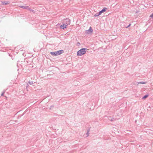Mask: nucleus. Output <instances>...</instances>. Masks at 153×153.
<instances>
[{"mask_svg": "<svg viewBox=\"0 0 153 153\" xmlns=\"http://www.w3.org/2000/svg\"><path fill=\"white\" fill-rule=\"evenodd\" d=\"M65 25V24L64 23V24H63L60 25V28L61 29H63V27H64Z\"/></svg>", "mask_w": 153, "mask_h": 153, "instance_id": "obj_8", "label": "nucleus"}, {"mask_svg": "<svg viewBox=\"0 0 153 153\" xmlns=\"http://www.w3.org/2000/svg\"><path fill=\"white\" fill-rule=\"evenodd\" d=\"M53 107V106H51V107Z\"/></svg>", "mask_w": 153, "mask_h": 153, "instance_id": "obj_25", "label": "nucleus"}, {"mask_svg": "<svg viewBox=\"0 0 153 153\" xmlns=\"http://www.w3.org/2000/svg\"><path fill=\"white\" fill-rule=\"evenodd\" d=\"M100 12L101 13H103V11H102V10H101L100 11Z\"/></svg>", "mask_w": 153, "mask_h": 153, "instance_id": "obj_23", "label": "nucleus"}, {"mask_svg": "<svg viewBox=\"0 0 153 153\" xmlns=\"http://www.w3.org/2000/svg\"><path fill=\"white\" fill-rule=\"evenodd\" d=\"M28 86V85L27 84V86Z\"/></svg>", "mask_w": 153, "mask_h": 153, "instance_id": "obj_24", "label": "nucleus"}, {"mask_svg": "<svg viewBox=\"0 0 153 153\" xmlns=\"http://www.w3.org/2000/svg\"><path fill=\"white\" fill-rule=\"evenodd\" d=\"M5 91H4L1 94V96H4V93H5Z\"/></svg>", "mask_w": 153, "mask_h": 153, "instance_id": "obj_18", "label": "nucleus"}, {"mask_svg": "<svg viewBox=\"0 0 153 153\" xmlns=\"http://www.w3.org/2000/svg\"><path fill=\"white\" fill-rule=\"evenodd\" d=\"M28 83L30 85H33V81H29L28 82Z\"/></svg>", "mask_w": 153, "mask_h": 153, "instance_id": "obj_10", "label": "nucleus"}, {"mask_svg": "<svg viewBox=\"0 0 153 153\" xmlns=\"http://www.w3.org/2000/svg\"><path fill=\"white\" fill-rule=\"evenodd\" d=\"M98 13H97L95 14V15L94 16L97 17V16H99V15H98Z\"/></svg>", "mask_w": 153, "mask_h": 153, "instance_id": "obj_15", "label": "nucleus"}, {"mask_svg": "<svg viewBox=\"0 0 153 153\" xmlns=\"http://www.w3.org/2000/svg\"><path fill=\"white\" fill-rule=\"evenodd\" d=\"M68 25L65 24L64 27H63V30H65V29L67 27Z\"/></svg>", "mask_w": 153, "mask_h": 153, "instance_id": "obj_12", "label": "nucleus"}, {"mask_svg": "<svg viewBox=\"0 0 153 153\" xmlns=\"http://www.w3.org/2000/svg\"><path fill=\"white\" fill-rule=\"evenodd\" d=\"M110 120L111 121H114L115 120V119L114 118H112Z\"/></svg>", "mask_w": 153, "mask_h": 153, "instance_id": "obj_17", "label": "nucleus"}, {"mask_svg": "<svg viewBox=\"0 0 153 153\" xmlns=\"http://www.w3.org/2000/svg\"><path fill=\"white\" fill-rule=\"evenodd\" d=\"M131 23H130L126 27V28H128L131 26Z\"/></svg>", "mask_w": 153, "mask_h": 153, "instance_id": "obj_20", "label": "nucleus"}, {"mask_svg": "<svg viewBox=\"0 0 153 153\" xmlns=\"http://www.w3.org/2000/svg\"><path fill=\"white\" fill-rule=\"evenodd\" d=\"M149 96V95L148 94H147L146 95H144L143 97H142V99L145 100L146 98H147Z\"/></svg>", "mask_w": 153, "mask_h": 153, "instance_id": "obj_7", "label": "nucleus"}, {"mask_svg": "<svg viewBox=\"0 0 153 153\" xmlns=\"http://www.w3.org/2000/svg\"><path fill=\"white\" fill-rule=\"evenodd\" d=\"M80 45V43L79 42H78L76 44V46H79Z\"/></svg>", "mask_w": 153, "mask_h": 153, "instance_id": "obj_16", "label": "nucleus"}, {"mask_svg": "<svg viewBox=\"0 0 153 153\" xmlns=\"http://www.w3.org/2000/svg\"><path fill=\"white\" fill-rule=\"evenodd\" d=\"M29 10L31 12H32L33 13H35V11L34 10L31 9V8L30 7V10Z\"/></svg>", "mask_w": 153, "mask_h": 153, "instance_id": "obj_14", "label": "nucleus"}, {"mask_svg": "<svg viewBox=\"0 0 153 153\" xmlns=\"http://www.w3.org/2000/svg\"><path fill=\"white\" fill-rule=\"evenodd\" d=\"M100 12L101 13H103V11H102V10H101L100 11Z\"/></svg>", "mask_w": 153, "mask_h": 153, "instance_id": "obj_22", "label": "nucleus"}, {"mask_svg": "<svg viewBox=\"0 0 153 153\" xmlns=\"http://www.w3.org/2000/svg\"><path fill=\"white\" fill-rule=\"evenodd\" d=\"M107 9V8L105 7L103 8L102 9V10L103 12H104Z\"/></svg>", "mask_w": 153, "mask_h": 153, "instance_id": "obj_11", "label": "nucleus"}, {"mask_svg": "<svg viewBox=\"0 0 153 153\" xmlns=\"http://www.w3.org/2000/svg\"><path fill=\"white\" fill-rule=\"evenodd\" d=\"M87 49L85 48H82L78 51L77 52V55L78 56H81L86 53V50Z\"/></svg>", "mask_w": 153, "mask_h": 153, "instance_id": "obj_1", "label": "nucleus"}, {"mask_svg": "<svg viewBox=\"0 0 153 153\" xmlns=\"http://www.w3.org/2000/svg\"><path fill=\"white\" fill-rule=\"evenodd\" d=\"M63 52L64 51L61 50L55 52H50V53L52 56H57L63 53Z\"/></svg>", "mask_w": 153, "mask_h": 153, "instance_id": "obj_2", "label": "nucleus"}, {"mask_svg": "<svg viewBox=\"0 0 153 153\" xmlns=\"http://www.w3.org/2000/svg\"><path fill=\"white\" fill-rule=\"evenodd\" d=\"M20 7L21 8L27 9L28 10H30V7L28 6H20Z\"/></svg>", "mask_w": 153, "mask_h": 153, "instance_id": "obj_5", "label": "nucleus"}, {"mask_svg": "<svg viewBox=\"0 0 153 153\" xmlns=\"http://www.w3.org/2000/svg\"><path fill=\"white\" fill-rule=\"evenodd\" d=\"M150 17L152 18H153V13L150 15Z\"/></svg>", "mask_w": 153, "mask_h": 153, "instance_id": "obj_19", "label": "nucleus"}, {"mask_svg": "<svg viewBox=\"0 0 153 153\" xmlns=\"http://www.w3.org/2000/svg\"><path fill=\"white\" fill-rule=\"evenodd\" d=\"M146 82H138V83H140L142 84H145Z\"/></svg>", "mask_w": 153, "mask_h": 153, "instance_id": "obj_13", "label": "nucleus"}, {"mask_svg": "<svg viewBox=\"0 0 153 153\" xmlns=\"http://www.w3.org/2000/svg\"><path fill=\"white\" fill-rule=\"evenodd\" d=\"M89 129L87 130V133H86V135H87V137H88L89 135Z\"/></svg>", "mask_w": 153, "mask_h": 153, "instance_id": "obj_9", "label": "nucleus"}, {"mask_svg": "<svg viewBox=\"0 0 153 153\" xmlns=\"http://www.w3.org/2000/svg\"><path fill=\"white\" fill-rule=\"evenodd\" d=\"M64 21L63 22L64 23V24L68 25H69L70 24L71 20L69 18H66Z\"/></svg>", "mask_w": 153, "mask_h": 153, "instance_id": "obj_3", "label": "nucleus"}, {"mask_svg": "<svg viewBox=\"0 0 153 153\" xmlns=\"http://www.w3.org/2000/svg\"><path fill=\"white\" fill-rule=\"evenodd\" d=\"M93 32V29L91 27H90L89 29L85 31V33L87 34L91 33Z\"/></svg>", "mask_w": 153, "mask_h": 153, "instance_id": "obj_4", "label": "nucleus"}, {"mask_svg": "<svg viewBox=\"0 0 153 153\" xmlns=\"http://www.w3.org/2000/svg\"><path fill=\"white\" fill-rule=\"evenodd\" d=\"M98 13V15H99V16H100V15L101 14V13H101L100 12H100Z\"/></svg>", "mask_w": 153, "mask_h": 153, "instance_id": "obj_21", "label": "nucleus"}, {"mask_svg": "<svg viewBox=\"0 0 153 153\" xmlns=\"http://www.w3.org/2000/svg\"><path fill=\"white\" fill-rule=\"evenodd\" d=\"M1 2V4L2 5H6L8 4H9L10 3L9 1H2Z\"/></svg>", "mask_w": 153, "mask_h": 153, "instance_id": "obj_6", "label": "nucleus"}]
</instances>
